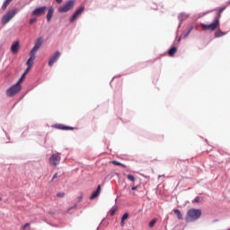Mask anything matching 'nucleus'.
<instances>
[{"label": "nucleus", "instance_id": "nucleus-1", "mask_svg": "<svg viewBox=\"0 0 230 230\" xmlns=\"http://www.w3.org/2000/svg\"><path fill=\"white\" fill-rule=\"evenodd\" d=\"M226 9V6L221 7L218 11L217 16L215 18L214 22L209 24L206 23H200V26L203 31H215L217 29L220 27V21L219 19L221 18L222 13Z\"/></svg>", "mask_w": 230, "mask_h": 230}, {"label": "nucleus", "instance_id": "nucleus-2", "mask_svg": "<svg viewBox=\"0 0 230 230\" xmlns=\"http://www.w3.org/2000/svg\"><path fill=\"white\" fill-rule=\"evenodd\" d=\"M201 217V210L197 208H190L187 212L186 222H195V220H199Z\"/></svg>", "mask_w": 230, "mask_h": 230}, {"label": "nucleus", "instance_id": "nucleus-3", "mask_svg": "<svg viewBox=\"0 0 230 230\" xmlns=\"http://www.w3.org/2000/svg\"><path fill=\"white\" fill-rule=\"evenodd\" d=\"M18 13V9H13L8 11L3 17H2V24L5 25L10 22L15 15Z\"/></svg>", "mask_w": 230, "mask_h": 230}, {"label": "nucleus", "instance_id": "nucleus-4", "mask_svg": "<svg viewBox=\"0 0 230 230\" xmlns=\"http://www.w3.org/2000/svg\"><path fill=\"white\" fill-rule=\"evenodd\" d=\"M75 6V0H69L65 4L58 8V12L60 13H68Z\"/></svg>", "mask_w": 230, "mask_h": 230}, {"label": "nucleus", "instance_id": "nucleus-5", "mask_svg": "<svg viewBox=\"0 0 230 230\" xmlns=\"http://www.w3.org/2000/svg\"><path fill=\"white\" fill-rule=\"evenodd\" d=\"M22 87L19 84V83H16L14 85L11 86L8 90H6V95L8 97H13L16 94H18L22 91Z\"/></svg>", "mask_w": 230, "mask_h": 230}, {"label": "nucleus", "instance_id": "nucleus-6", "mask_svg": "<svg viewBox=\"0 0 230 230\" xmlns=\"http://www.w3.org/2000/svg\"><path fill=\"white\" fill-rule=\"evenodd\" d=\"M61 159H62L61 155L59 153H57V154H53L50 156L49 162L51 166L57 167L60 164Z\"/></svg>", "mask_w": 230, "mask_h": 230}, {"label": "nucleus", "instance_id": "nucleus-7", "mask_svg": "<svg viewBox=\"0 0 230 230\" xmlns=\"http://www.w3.org/2000/svg\"><path fill=\"white\" fill-rule=\"evenodd\" d=\"M47 10H48V6L46 5L37 7L32 11L31 15L38 16V17L42 16L46 13Z\"/></svg>", "mask_w": 230, "mask_h": 230}, {"label": "nucleus", "instance_id": "nucleus-8", "mask_svg": "<svg viewBox=\"0 0 230 230\" xmlns=\"http://www.w3.org/2000/svg\"><path fill=\"white\" fill-rule=\"evenodd\" d=\"M42 44H43V38H38L31 52L36 55V53L40 49Z\"/></svg>", "mask_w": 230, "mask_h": 230}, {"label": "nucleus", "instance_id": "nucleus-9", "mask_svg": "<svg viewBox=\"0 0 230 230\" xmlns=\"http://www.w3.org/2000/svg\"><path fill=\"white\" fill-rule=\"evenodd\" d=\"M85 10V7L82 6L79 9L75 10V12L74 13L72 18L70 19V22L73 23L75 22V20L78 19V17H80V15H82V13H84V11Z\"/></svg>", "mask_w": 230, "mask_h": 230}, {"label": "nucleus", "instance_id": "nucleus-10", "mask_svg": "<svg viewBox=\"0 0 230 230\" xmlns=\"http://www.w3.org/2000/svg\"><path fill=\"white\" fill-rule=\"evenodd\" d=\"M60 57H61V52H58V50L55 52V54L51 56L50 59L49 60V66L52 67Z\"/></svg>", "mask_w": 230, "mask_h": 230}, {"label": "nucleus", "instance_id": "nucleus-11", "mask_svg": "<svg viewBox=\"0 0 230 230\" xmlns=\"http://www.w3.org/2000/svg\"><path fill=\"white\" fill-rule=\"evenodd\" d=\"M20 49H21V43H20V41H15V42L13 43V45L11 46V52H12L13 55H16V54L19 53Z\"/></svg>", "mask_w": 230, "mask_h": 230}, {"label": "nucleus", "instance_id": "nucleus-12", "mask_svg": "<svg viewBox=\"0 0 230 230\" xmlns=\"http://www.w3.org/2000/svg\"><path fill=\"white\" fill-rule=\"evenodd\" d=\"M35 59H36V54H34L33 52H30V58L28 59V61L26 62V65L29 67H31L34 64Z\"/></svg>", "mask_w": 230, "mask_h": 230}, {"label": "nucleus", "instance_id": "nucleus-13", "mask_svg": "<svg viewBox=\"0 0 230 230\" xmlns=\"http://www.w3.org/2000/svg\"><path fill=\"white\" fill-rule=\"evenodd\" d=\"M54 13H55V9L53 6H50L48 10V13H47V21L48 22H50L53 16H54Z\"/></svg>", "mask_w": 230, "mask_h": 230}, {"label": "nucleus", "instance_id": "nucleus-14", "mask_svg": "<svg viewBox=\"0 0 230 230\" xmlns=\"http://www.w3.org/2000/svg\"><path fill=\"white\" fill-rule=\"evenodd\" d=\"M101 191H102V186L98 185L96 190H94L92 196L90 197L91 200H93V199H96V197L100 195Z\"/></svg>", "mask_w": 230, "mask_h": 230}, {"label": "nucleus", "instance_id": "nucleus-15", "mask_svg": "<svg viewBox=\"0 0 230 230\" xmlns=\"http://www.w3.org/2000/svg\"><path fill=\"white\" fill-rule=\"evenodd\" d=\"M56 128H59V129H62V130H73L75 129L74 128L72 127H66L65 125H56L54 126Z\"/></svg>", "mask_w": 230, "mask_h": 230}, {"label": "nucleus", "instance_id": "nucleus-16", "mask_svg": "<svg viewBox=\"0 0 230 230\" xmlns=\"http://www.w3.org/2000/svg\"><path fill=\"white\" fill-rule=\"evenodd\" d=\"M226 35V31H223L221 30H217L216 32H215V38H221L223 36Z\"/></svg>", "mask_w": 230, "mask_h": 230}, {"label": "nucleus", "instance_id": "nucleus-17", "mask_svg": "<svg viewBox=\"0 0 230 230\" xmlns=\"http://www.w3.org/2000/svg\"><path fill=\"white\" fill-rule=\"evenodd\" d=\"M177 53V47H172L170 50L168 51L169 57H173Z\"/></svg>", "mask_w": 230, "mask_h": 230}, {"label": "nucleus", "instance_id": "nucleus-18", "mask_svg": "<svg viewBox=\"0 0 230 230\" xmlns=\"http://www.w3.org/2000/svg\"><path fill=\"white\" fill-rule=\"evenodd\" d=\"M128 217H129V214L127 212L122 216L121 222H120L121 227H124L125 220H127V218H128Z\"/></svg>", "mask_w": 230, "mask_h": 230}, {"label": "nucleus", "instance_id": "nucleus-19", "mask_svg": "<svg viewBox=\"0 0 230 230\" xmlns=\"http://www.w3.org/2000/svg\"><path fill=\"white\" fill-rule=\"evenodd\" d=\"M13 0H5L2 5V10H6L7 7L10 5V4L13 2Z\"/></svg>", "mask_w": 230, "mask_h": 230}, {"label": "nucleus", "instance_id": "nucleus-20", "mask_svg": "<svg viewBox=\"0 0 230 230\" xmlns=\"http://www.w3.org/2000/svg\"><path fill=\"white\" fill-rule=\"evenodd\" d=\"M173 211L175 215H177V218H179V220H183L182 214L179 209H174Z\"/></svg>", "mask_w": 230, "mask_h": 230}, {"label": "nucleus", "instance_id": "nucleus-21", "mask_svg": "<svg viewBox=\"0 0 230 230\" xmlns=\"http://www.w3.org/2000/svg\"><path fill=\"white\" fill-rule=\"evenodd\" d=\"M157 222V219L156 218H154L152 219L150 222H149V228L152 229V227H154V226L156 224Z\"/></svg>", "mask_w": 230, "mask_h": 230}, {"label": "nucleus", "instance_id": "nucleus-22", "mask_svg": "<svg viewBox=\"0 0 230 230\" xmlns=\"http://www.w3.org/2000/svg\"><path fill=\"white\" fill-rule=\"evenodd\" d=\"M25 76H26V75L23 74L22 75V77L19 79V81L17 82V84H19V85H22V84L23 83V80L25 79Z\"/></svg>", "mask_w": 230, "mask_h": 230}, {"label": "nucleus", "instance_id": "nucleus-23", "mask_svg": "<svg viewBox=\"0 0 230 230\" xmlns=\"http://www.w3.org/2000/svg\"><path fill=\"white\" fill-rule=\"evenodd\" d=\"M111 164H113L114 165H117V166H122V167H126L125 164H120L119 162L118 161H112Z\"/></svg>", "mask_w": 230, "mask_h": 230}, {"label": "nucleus", "instance_id": "nucleus-24", "mask_svg": "<svg viewBox=\"0 0 230 230\" xmlns=\"http://www.w3.org/2000/svg\"><path fill=\"white\" fill-rule=\"evenodd\" d=\"M30 226H31V223H26L24 226H21V229L25 230V229H27V227H30Z\"/></svg>", "mask_w": 230, "mask_h": 230}, {"label": "nucleus", "instance_id": "nucleus-25", "mask_svg": "<svg viewBox=\"0 0 230 230\" xmlns=\"http://www.w3.org/2000/svg\"><path fill=\"white\" fill-rule=\"evenodd\" d=\"M66 196L65 192H58L57 193V197H59L60 199H63Z\"/></svg>", "mask_w": 230, "mask_h": 230}, {"label": "nucleus", "instance_id": "nucleus-26", "mask_svg": "<svg viewBox=\"0 0 230 230\" xmlns=\"http://www.w3.org/2000/svg\"><path fill=\"white\" fill-rule=\"evenodd\" d=\"M127 178H128L129 181H135V177H134L133 175H131V174H128V175H127Z\"/></svg>", "mask_w": 230, "mask_h": 230}, {"label": "nucleus", "instance_id": "nucleus-27", "mask_svg": "<svg viewBox=\"0 0 230 230\" xmlns=\"http://www.w3.org/2000/svg\"><path fill=\"white\" fill-rule=\"evenodd\" d=\"M116 211H117L116 208H111V209L110 210V215H111V217H113V215H115V213H116Z\"/></svg>", "mask_w": 230, "mask_h": 230}, {"label": "nucleus", "instance_id": "nucleus-28", "mask_svg": "<svg viewBox=\"0 0 230 230\" xmlns=\"http://www.w3.org/2000/svg\"><path fill=\"white\" fill-rule=\"evenodd\" d=\"M37 22V18H31L30 19V24H33Z\"/></svg>", "mask_w": 230, "mask_h": 230}, {"label": "nucleus", "instance_id": "nucleus-29", "mask_svg": "<svg viewBox=\"0 0 230 230\" xmlns=\"http://www.w3.org/2000/svg\"><path fill=\"white\" fill-rule=\"evenodd\" d=\"M30 70H31V67L28 66L27 69L25 70V72L23 73V75H26L29 73Z\"/></svg>", "mask_w": 230, "mask_h": 230}, {"label": "nucleus", "instance_id": "nucleus-30", "mask_svg": "<svg viewBox=\"0 0 230 230\" xmlns=\"http://www.w3.org/2000/svg\"><path fill=\"white\" fill-rule=\"evenodd\" d=\"M57 178H58V173H55V174L53 175L52 181H54V180L57 179Z\"/></svg>", "mask_w": 230, "mask_h": 230}, {"label": "nucleus", "instance_id": "nucleus-31", "mask_svg": "<svg viewBox=\"0 0 230 230\" xmlns=\"http://www.w3.org/2000/svg\"><path fill=\"white\" fill-rule=\"evenodd\" d=\"M77 199H78V202H82V199H84V197L80 195Z\"/></svg>", "mask_w": 230, "mask_h": 230}, {"label": "nucleus", "instance_id": "nucleus-32", "mask_svg": "<svg viewBox=\"0 0 230 230\" xmlns=\"http://www.w3.org/2000/svg\"><path fill=\"white\" fill-rule=\"evenodd\" d=\"M56 3L61 4L63 3V0H56Z\"/></svg>", "mask_w": 230, "mask_h": 230}, {"label": "nucleus", "instance_id": "nucleus-33", "mask_svg": "<svg viewBox=\"0 0 230 230\" xmlns=\"http://www.w3.org/2000/svg\"><path fill=\"white\" fill-rule=\"evenodd\" d=\"M200 201V199L199 198V197H197L196 199H195V202H199Z\"/></svg>", "mask_w": 230, "mask_h": 230}, {"label": "nucleus", "instance_id": "nucleus-34", "mask_svg": "<svg viewBox=\"0 0 230 230\" xmlns=\"http://www.w3.org/2000/svg\"><path fill=\"white\" fill-rule=\"evenodd\" d=\"M137 189V186H134L131 188L132 190H136Z\"/></svg>", "mask_w": 230, "mask_h": 230}, {"label": "nucleus", "instance_id": "nucleus-35", "mask_svg": "<svg viewBox=\"0 0 230 230\" xmlns=\"http://www.w3.org/2000/svg\"><path fill=\"white\" fill-rule=\"evenodd\" d=\"M73 208H76V205H75L74 207L70 208L68 209V211H71V209H73Z\"/></svg>", "mask_w": 230, "mask_h": 230}, {"label": "nucleus", "instance_id": "nucleus-36", "mask_svg": "<svg viewBox=\"0 0 230 230\" xmlns=\"http://www.w3.org/2000/svg\"><path fill=\"white\" fill-rule=\"evenodd\" d=\"M190 31H189L187 32V35L185 36V38L190 34Z\"/></svg>", "mask_w": 230, "mask_h": 230}, {"label": "nucleus", "instance_id": "nucleus-37", "mask_svg": "<svg viewBox=\"0 0 230 230\" xmlns=\"http://www.w3.org/2000/svg\"><path fill=\"white\" fill-rule=\"evenodd\" d=\"M228 4L230 5V1L228 2Z\"/></svg>", "mask_w": 230, "mask_h": 230}, {"label": "nucleus", "instance_id": "nucleus-38", "mask_svg": "<svg viewBox=\"0 0 230 230\" xmlns=\"http://www.w3.org/2000/svg\"><path fill=\"white\" fill-rule=\"evenodd\" d=\"M2 200V199L0 198V201Z\"/></svg>", "mask_w": 230, "mask_h": 230}]
</instances>
